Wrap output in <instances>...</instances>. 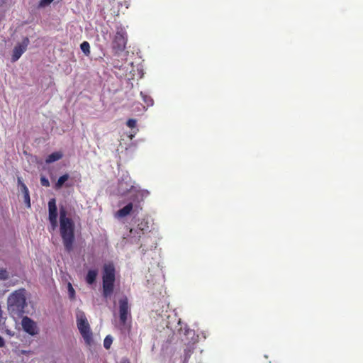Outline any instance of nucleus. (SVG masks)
I'll list each match as a JSON object with an SVG mask.
<instances>
[{
  "mask_svg": "<svg viewBox=\"0 0 363 363\" xmlns=\"http://www.w3.org/2000/svg\"><path fill=\"white\" fill-rule=\"evenodd\" d=\"M67 215L66 207L60 206V233L65 250L70 252L75 241V225L74 220Z\"/></svg>",
  "mask_w": 363,
  "mask_h": 363,
  "instance_id": "nucleus-1",
  "label": "nucleus"
},
{
  "mask_svg": "<svg viewBox=\"0 0 363 363\" xmlns=\"http://www.w3.org/2000/svg\"><path fill=\"white\" fill-rule=\"evenodd\" d=\"M27 306L26 290L23 288L12 292L7 299V310L13 318H21Z\"/></svg>",
  "mask_w": 363,
  "mask_h": 363,
  "instance_id": "nucleus-2",
  "label": "nucleus"
},
{
  "mask_svg": "<svg viewBox=\"0 0 363 363\" xmlns=\"http://www.w3.org/2000/svg\"><path fill=\"white\" fill-rule=\"evenodd\" d=\"M116 280V269L113 262L105 263L103 266L102 286L103 296L109 297L113 292Z\"/></svg>",
  "mask_w": 363,
  "mask_h": 363,
  "instance_id": "nucleus-3",
  "label": "nucleus"
},
{
  "mask_svg": "<svg viewBox=\"0 0 363 363\" xmlns=\"http://www.w3.org/2000/svg\"><path fill=\"white\" fill-rule=\"evenodd\" d=\"M77 324L80 334L84 339L85 342L87 344H89L91 340L92 333L88 320L84 313L77 314Z\"/></svg>",
  "mask_w": 363,
  "mask_h": 363,
  "instance_id": "nucleus-4",
  "label": "nucleus"
},
{
  "mask_svg": "<svg viewBox=\"0 0 363 363\" xmlns=\"http://www.w3.org/2000/svg\"><path fill=\"white\" fill-rule=\"evenodd\" d=\"M127 43V34L123 28H118L112 42V48L116 51L121 52L125 50Z\"/></svg>",
  "mask_w": 363,
  "mask_h": 363,
  "instance_id": "nucleus-5",
  "label": "nucleus"
},
{
  "mask_svg": "<svg viewBox=\"0 0 363 363\" xmlns=\"http://www.w3.org/2000/svg\"><path fill=\"white\" fill-rule=\"evenodd\" d=\"M130 317V309L126 296L119 300V318L122 325H125L128 318Z\"/></svg>",
  "mask_w": 363,
  "mask_h": 363,
  "instance_id": "nucleus-6",
  "label": "nucleus"
},
{
  "mask_svg": "<svg viewBox=\"0 0 363 363\" xmlns=\"http://www.w3.org/2000/svg\"><path fill=\"white\" fill-rule=\"evenodd\" d=\"M29 43V38L28 37H25L23 38L21 43L15 45L11 56V62H15L21 57V55L26 51Z\"/></svg>",
  "mask_w": 363,
  "mask_h": 363,
  "instance_id": "nucleus-7",
  "label": "nucleus"
},
{
  "mask_svg": "<svg viewBox=\"0 0 363 363\" xmlns=\"http://www.w3.org/2000/svg\"><path fill=\"white\" fill-rule=\"evenodd\" d=\"M48 212L49 221L52 230H55L57 226V208L55 198L50 199L48 201Z\"/></svg>",
  "mask_w": 363,
  "mask_h": 363,
  "instance_id": "nucleus-8",
  "label": "nucleus"
},
{
  "mask_svg": "<svg viewBox=\"0 0 363 363\" xmlns=\"http://www.w3.org/2000/svg\"><path fill=\"white\" fill-rule=\"evenodd\" d=\"M22 327L27 333L35 335L38 333L36 323L30 318L25 316L22 319Z\"/></svg>",
  "mask_w": 363,
  "mask_h": 363,
  "instance_id": "nucleus-9",
  "label": "nucleus"
},
{
  "mask_svg": "<svg viewBox=\"0 0 363 363\" xmlns=\"http://www.w3.org/2000/svg\"><path fill=\"white\" fill-rule=\"evenodd\" d=\"M133 205L132 203H128L125 206L118 210L116 213L117 216L120 218L125 217L129 215L133 210Z\"/></svg>",
  "mask_w": 363,
  "mask_h": 363,
  "instance_id": "nucleus-10",
  "label": "nucleus"
},
{
  "mask_svg": "<svg viewBox=\"0 0 363 363\" xmlns=\"http://www.w3.org/2000/svg\"><path fill=\"white\" fill-rule=\"evenodd\" d=\"M97 275V269L89 270L85 278L86 283L90 285L93 284L96 281Z\"/></svg>",
  "mask_w": 363,
  "mask_h": 363,
  "instance_id": "nucleus-11",
  "label": "nucleus"
},
{
  "mask_svg": "<svg viewBox=\"0 0 363 363\" xmlns=\"http://www.w3.org/2000/svg\"><path fill=\"white\" fill-rule=\"evenodd\" d=\"M62 157V152H55L51 153L50 155H49L47 157V158L45 160V162L47 164H50V163H52L54 162H56V161L60 160Z\"/></svg>",
  "mask_w": 363,
  "mask_h": 363,
  "instance_id": "nucleus-12",
  "label": "nucleus"
},
{
  "mask_svg": "<svg viewBox=\"0 0 363 363\" xmlns=\"http://www.w3.org/2000/svg\"><path fill=\"white\" fill-rule=\"evenodd\" d=\"M69 176L68 174H65L62 176L60 177L58 180L55 184V189H60L62 187L64 184L68 180Z\"/></svg>",
  "mask_w": 363,
  "mask_h": 363,
  "instance_id": "nucleus-13",
  "label": "nucleus"
},
{
  "mask_svg": "<svg viewBox=\"0 0 363 363\" xmlns=\"http://www.w3.org/2000/svg\"><path fill=\"white\" fill-rule=\"evenodd\" d=\"M80 48L86 55H89L90 54V45L87 41H84L80 45Z\"/></svg>",
  "mask_w": 363,
  "mask_h": 363,
  "instance_id": "nucleus-14",
  "label": "nucleus"
},
{
  "mask_svg": "<svg viewBox=\"0 0 363 363\" xmlns=\"http://www.w3.org/2000/svg\"><path fill=\"white\" fill-rule=\"evenodd\" d=\"M9 278V272L2 267H0V280L5 281Z\"/></svg>",
  "mask_w": 363,
  "mask_h": 363,
  "instance_id": "nucleus-15",
  "label": "nucleus"
},
{
  "mask_svg": "<svg viewBox=\"0 0 363 363\" xmlns=\"http://www.w3.org/2000/svg\"><path fill=\"white\" fill-rule=\"evenodd\" d=\"M112 342H113V337L110 335H108L105 337V339L104 340V347L106 350H108L111 347Z\"/></svg>",
  "mask_w": 363,
  "mask_h": 363,
  "instance_id": "nucleus-16",
  "label": "nucleus"
},
{
  "mask_svg": "<svg viewBox=\"0 0 363 363\" xmlns=\"http://www.w3.org/2000/svg\"><path fill=\"white\" fill-rule=\"evenodd\" d=\"M143 229L141 228H139L138 229H130V235H133V236H135V235H138V238H140L141 235L143 234Z\"/></svg>",
  "mask_w": 363,
  "mask_h": 363,
  "instance_id": "nucleus-17",
  "label": "nucleus"
},
{
  "mask_svg": "<svg viewBox=\"0 0 363 363\" xmlns=\"http://www.w3.org/2000/svg\"><path fill=\"white\" fill-rule=\"evenodd\" d=\"M68 294L70 299L73 300L75 298V291L70 283H68Z\"/></svg>",
  "mask_w": 363,
  "mask_h": 363,
  "instance_id": "nucleus-18",
  "label": "nucleus"
},
{
  "mask_svg": "<svg viewBox=\"0 0 363 363\" xmlns=\"http://www.w3.org/2000/svg\"><path fill=\"white\" fill-rule=\"evenodd\" d=\"M40 184L42 186H45V187H49L50 186V182L49 180L44 176H42L40 177Z\"/></svg>",
  "mask_w": 363,
  "mask_h": 363,
  "instance_id": "nucleus-19",
  "label": "nucleus"
},
{
  "mask_svg": "<svg viewBox=\"0 0 363 363\" xmlns=\"http://www.w3.org/2000/svg\"><path fill=\"white\" fill-rule=\"evenodd\" d=\"M136 123H137L136 120L130 118V119L128 120L126 124L129 128H133L136 126Z\"/></svg>",
  "mask_w": 363,
  "mask_h": 363,
  "instance_id": "nucleus-20",
  "label": "nucleus"
},
{
  "mask_svg": "<svg viewBox=\"0 0 363 363\" xmlns=\"http://www.w3.org/2000/svg\"><path fill=\"white\" fill-rule=\"evenodd\" d=\"M54 0H40L39 2V7H45L51 4Z\"/></svg>",
  "mask_w": 363,
  "mask_h": 363,
  "instance_id": "nucleus-21",
  "label": "nucleus"
},
{
  "mask_svg": "<svg viewBox=\"0 0 363 363\" xmlns=\"http://www.w3.org/2000/svg\"><path fill=\"white\" fill-rule=\"evenodd\" d=\"M21 190H22L24 196L26 195V194H29L28 189L26 185L24 183H21Z\"/></svg>",
  "mask_w": 363,
  "mask_h": 363,
  "instance_id": "nucleus-22",
  "label": "nucleus"
},
{
  "mask_svg": "<svg viewBox=\"0 0 363 363\" xmlns=\"http://www.w3.org/2000/svg\"><path fill=\"white\" fill-rule=\"evenodd\" d=\"M21 190H22L24 196L26 195V194H29L28 189L26 185L24 183H21Z\"/></svg>",
  "mask_w": 363,
  "mask_h": 363,
  "instance_id": "nucleus-23",
  "label": "nucleus"
},
{
  "mask_svg": "<svg viewBox=\"0 0 363 363\" xmlns=\"http://www.w3.org/2000/svg\"><path fill=\"white\" fill-rule=\"evenodd\" d=\"M21 190H22L24 196L26 195V194H29L28 189L26 185L24 183H21Z\"/></svg>",
  "mask_w": 363,
  "mask_h": 363,
  "instance_id": "nucleus-24",
  "label": "nucleus"
},
{
  "mask_svg": "<svg viewBox=\"0 0 363 363\" xmlns=\"http://www.w3.org/2000/svg\"><path fill=\"white\" fill-rule=\"evenodd\" d=\"M21 190H22L24 196L26 195V194H29L28 189L26 185L24 183H21Z\"/></svg>",
  "mask_w": 363,
  "mask_h": 363,
  "instance_id": "nucleus-25",
  "label": "nucleus"
},
{
  "mask_svg": "<svg viewBox=\"0 0 363 363\" xmlns=\"http://www.w3.org/2000/svg\"><path fill=\"white\" fill-rule=\"evenodd\" d=\"M24 200L27 203L28 207H30V196H29V194H26V195L24 196Z\"/></svg>",
  "mask_w": 363,
  "mask_h": 363,
  "instance_id": "nucleus-26",
  "label": "nucleus"
},
{
  "mask_svg": "<svg viewBox=\"0 0 363 363\" xmlns=\"http://www.w3.org/2000/svg\"><path fill=\"white\" fill-rule=\"evenodd\" d=\"M4 345H5L4 340L1 336H0V347H4Z\"/></svg>",
  "mask_w": 363,
  "mask_h": 363,
  "instance_id": "nucleus-27",
  "label": "nucleus"
},
{
  "mask_svg": "<svg viewBox=\"0 0 363 363\" xmlns=\"http://www.w3.org/2000/svg\"><path fill=\"white\" fill-rule=\"evenodd\" d=\"M121 363H130V362L128 359H124L122 360Z\"/></svg>",
  "mask_w": 363,
  "mask_h": 363,
  "instance_id": "nucleus-28",
  "label": "nucleus"
},
{
  "mask_svg": "<svg viewBox=\"0 0 363 363\" xmlns=\"http://www.w3.org/2000/svg\"><path fill=\"white\" fill-rule=\"evenodd\" d=\"M18 183L21 186V183H23V182H22V181H21L20 177L18 178Z\"/></svg>",
  "mask_w": 363,
  "mask_h": 363,
  "instance_id": "nucleus-29",
  "label": "nucleus"
},
{
  "mask_svg": "<svg viewBox=\"0 0 363 363\" xmlns=\"http://www.w3.org/2000/svg\"><path fill=\"white\" fill-rule=\"evenodd\" d=\"M72 186V184H69V183H67V184H65V186H66V187H71Z\"/></svg>",
  "mask_w": 363,
  "mask_h": 363,
  "instance_id": "nucleus-30",
  "label": "nucleus"
}]
</instances>
